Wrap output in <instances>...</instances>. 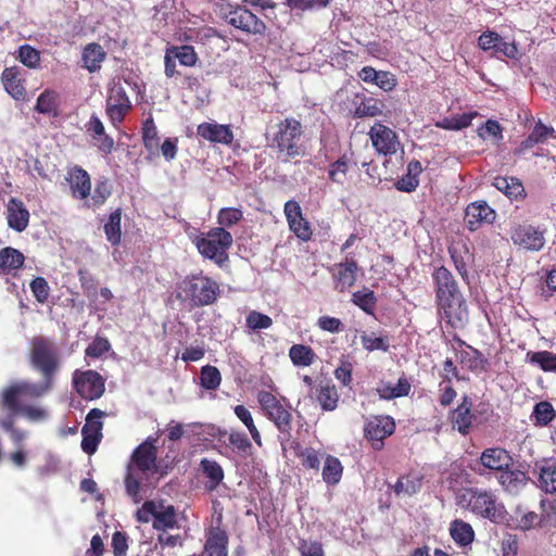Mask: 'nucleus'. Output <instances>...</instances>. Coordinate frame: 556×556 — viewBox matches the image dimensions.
Instances as JSON below:
<instances>
[{"mask_svg": "<svg viewBox=\"0 0 556 556\" xmlns=\"http://www.w3.org/2000/svg\"><path fill=\"white\" fill-rule=\"evenodd\" d=\"M131 464L127 466V473L125 476V489L128 496L137 504L141 501L140 496V482L132 473Z\"/></svg>", "mask_w": 556, "mask_h": 556, "instance_id": "obj_57", "label": "nucleus"}, {"mask_svg": "<svg viewBox=\"0 0 556 556\" xmlns=\"http://www.w3.org/2000/svg\"><path fill=\"white\" fill-rule=\"evenodd\" d=\"M121 222H122V210L117 208L110 214L108 222L104 224V227H103L104 233L106 236L108 241L112 245H117L121 243V240H122Z\"/></svg>", "mask_w": 556, "mask_h": 556, "instance_id": "obj_44", "label": "nucleus"}, {"mask_svg": "<svg viewBox=\"0 0 556 556\" xmlns=\"http://www.w3.org/2000/svg\"><path fill=\"white\" fill-rule=\"evenodd\" d=\"M111 349L109 340L104 337H96L86 348L85 355L91 358H99Z\"/></svg>", "mask_w": 556, "mask_h": 556, "instance_id": "obj_58", "label": "nucleus"}, {"mask_svg": "<svg viewBox=\"0 0 556 556\" xmlns=\"http://www.w3.org/2000/svg\"><path fill=\"white\" fill-rule=\"evenodd\" d=\"M224 20L247 35L265 36L267 26L264 21L247 9L245 5L228 3L224 9Z\"/></svg>", "mask_w": 556, "mask_h": 556, "instance_id": "obj_9", "label": "nucleus"}, {"mask_svg": "<svg viewBox=\"0 0 556 556\" xmlns=\"http://www.w3.org/2000/svg\"><path fill=\"white\" fill-rule=\"evenodd\" d=\"M526 362L545 372H556V353L549 351H529L526 354Z\"/></svg>", "mask_w": 556, "mask_h": 556, "instance_id": "obj_37", "label": "nucleus"}, {"mask_svg": "<svg viewBox=\"0 0 556 556\" xmlns=\"http://www.w3.org/2000/svg\"><path fill=\"white\" fill-rule=\"evenodd\" d=\"M530 478L527 472L519 469H504L498 476V482L503 489L510 493H519L529 482Z\"/></svg>", "mask_w": 556, "mask_h": 556, "instance_id": "obj_28", "label": "nucleus"}, {"mask_svg": "<svg viewBox=\"0 0 556 556\" xmlns=\"http://www.w3.org/2000/svg\"><path fill=\"white\" fill-rule=\"evenodd\" d=\"M450 534L454 542L459 546H467L471 544L475 539V531L472 527L460 519H456L451 522Z\"/></svg>", "mask_w": 556, "mask_h": 556, "instance_id": "obj_39", "label": "nucleus"}, {"mask_svg": "<svg viewBox=\"0 0 556 556\" xmlns=\"http://www.w3.org/2000/svg\"><path fill=\"white\" fill-rule=\"evenodd\" d=\"M235 415L242 421V424L248 428L253 441L257 446H262V437L254 424L251 412L244 405H237L233 408Z\"/></svg>", "mask_w": 556, "mask_h": 556, "instance_id": "obj_49", "label": "nucleus"}, {"mask_svg": "<svg viewBox=\"0 0 556 556\" xmlns=\"http://www.w3.org/2000/svg\"><path fill=\"white\" fill-rule=\"evenodd\" d=\"M141 137L144 149L148 151L150 155L159 154V130L154 123L153 116L150 114L149 117L143 121L141 127Z\"/></svg>", "mask_w": 556, "mask_h": 556, "instance_id": "obj_34", "label": "nucleus"}, {"mask_svg": "<svg viewBox=\"0 0 556 556\" xmlns=\"http://www.w3.org/2000/svg\"><path fill=\"white\" fill-rule=\"evenodd\" d=\"M28 361L41 378L53 382L61 365L56 343L43 336L34 337L29 342Z\"/></svg>", "mask_w": 556, "mask_h": 556, "instance_id": "obj_5", "label": "nucleus"}, {"mask_svg": "<svg viewBox=\"0 0 556 556\" xmlns=\"http://www.w3.org/2000/svg\"><path fill=\"white\" fill-rule=\"evenodd\" d=\"M468 350L462 351L459 355L460 363L466 365V367L471 371H484L488 367V359L483 356V354L470 346L467 345Z\"/></svg>", "mask_w": 556, "mask_h": 556, "instance_id": "obj_41", "label": "nucleus"}, {"mask_svg": "<svg viewBox=\"0 0 556 556\" xmlns=\"http://www.w3.org/2000/svg\"><path fill=\"white\" fill-rule=\"evenodd\" d=\"M167 49L169 50V53L173 54V58H175L182 66L192 67L199 61V56L192 46H170Z\"/></svg>", "mask_w": 556, "mask_h": 556, "instance_id": "obj_46", "label": "nucleus"}, {"mask_svg": "<svg viewBox=\"0 0 556 556\" xmlns=\"http://www.w3.org/2000/svg\"><path fill=\"white\" fill-rule=\"evenodd\" d=\"M495 218V211L485 201L472 202L465 210L464 220L470 231H476L483 225L493 224Z\"/></svg>", "mask_w": 556, "mask_h": 556, "instance_id": "obj_17", "label": "nucleus"}, {"mask_svg": "<svg viewBox=\"0 0 556 556\" xmlns=\"http://www.w3.org/2000/svg\"><path fill=\"white\" fill-rule=\"evenodd\" d=\"M456 501L460 507L492 522L497 523L505 518V507L492 490L464 488L457 494Z\"/></svg>", "mask_w": 556, "mask_h": 556, "instance_id": "obj_4", "label": "nucleus"}, {"mask_svg": "<svg viewBox=\"0 0 556 556\" xmlns=\"http://www.w3.org/2000/svg\"><path fill=\"white\" fill-rule=\"evenodd\" d=\"M228 543L229 536L225 529L219 526L210 527L205 531V556H228Z\"/></svg>", "mask_w": 556, "mask_h": 556, "instance_id": "obj_23", "label": "nucleus"}, {"mask_svg": "<svg viewBox=\"0 0 556 556\" xmlns=\"http://www.w3.org/2000/svg\"><path fill=\"white\" fill-rule=\"evenodd\" d=\"M220 286L201 273L187 275L177 285L176 298L191 308L211 306L220 295Z\"/></svg>", "mask_w": 556, "mask_h": 556, "instance_id": "obj_3", "label": "nucleus"}, {"mask_svg": "<svg viewBox=\"0 0 556 556\" xmlns=\"http://www.w3.org/2000/svg\"><path fill=\"white\" fill-rule=\"evenodd\" d=\"M289 357L296 367H308L314 364L316 354L309 345L293 344L289 349Z\"/></svg>", "mask_w": 556, "mask_h": 556, "instance_id": "obj_42", "label": "nucleus"}, {"mask_svg": "<svg viewBox=\"0 0 556 556\" xmlns=\"http://www.w3.org/2000/svg\"><path fill=\"white\" fill-rule=\"evenodd\" d=\"M73 386L80 397L87 401L100 399L105 391V380L96 370H75Z\"/></svg>", "mask_w": 556, "mask_h": 556, "instance_id": "obj_10", "label": "nucleus"}, {"mask_svg": "<svg viewBox=\"0 0 556 556\" xmlns=\"http://www.w3.org/2000/svg\"><path fill=\"white\" fill-rule=\"evenodd\" d=\"M510 238L515 245L529 251H540L545 244L544 231L532 225H519Z\"/></svg>", "mask_w": 556, "mask_h": 556, "instance_id": "obj_18", "label": "nucleus"}, {"mask_svg": "<svg viewBox=\"0 0 556 556\" xmlns=\"http://www.w3.org/2000/svg\"><path fill=\"white\" fill-rule=\"evenodd\" d=\"M362 344L365 350L372 352L376 350L381 351H388L389 350V342L386 338L382 337H376L375 333L370 334H362L361 336Z\"/></svg>", "mask_w": 556, "mask_h": 556, "instance_id": "obj_61", "label": "nucleus"}, {"mask_svg": "<svg viewBox=\"0 0 556 556\" xmlns=\"http://www.w3.org/2000/svg\"><path fill=\"white\" fill-rule=\"evenodd\" d=\"M25 262L24 254L11 247L0 250V275H9L23 267Z\"/></svg>", "mask_w": 556, "mask_h": 556, "instance_id": "obj_33", "label": "nucleus"}, {"mask_svg": "<svg viewBox=\"0 0 556 556\" xmlns=\"http://www.w3.org/2000/svg\"><path fill=\"white\" fill-rule=\"evenodd\" d=\"M199 253L213 261L218 267H224L229 262L228 250L233 243L232 235L223 227L211 228L206 233L194 239Z\"/></svg>", "mask_w": 556, "mask_h": 556, "instance_id": "obj_8", "label": "nucleus"}, {"mask_svg": "<svg viewBox=\"0 0 556 556\" xmlns=\"http://www.w3.org/2000/svg\"><path fill=\"white\" fill-rule=\"evenodd\" d=\"M200 468L202 473L208 479V490H215L224 480V469L216 460L202 458L200 462Z\"/></svg>", "mask_w": 556, "mask_h": 556, "instance_id": "obj_38", "label": "nucleus"}, {"mask_svg": "<svg viewBox=\"0 0 556 556\" xmlns=\"http://www.w3.org/2000/svg\"><path fill=\"white\" fill-rule=\"evenodd\" d=\"M16 59L31 70L40 66V52L29 45H23L18 48Z\"/></svg>", "mask_w": 556, "mask_h": 556, "instance_id": "obj_52", "label": "nucleus"}, {"mask_svg": "<svg viewBox=\"0 0 556 556\" xmlns=\"http://www.w3.org/2000/svg\"><path fill=\"white\" fill-rule=\"evenodd\" d=\"M87 132L98 141V149L110 154L114 148V140L105 134L104 125L97 115H92L87 124Z\"/></svg>", "mask_w": 556, "mask_h": 556, "instance_id": "obj_30", "label": "nucleus"}, {"mask_svg": "<svg viewBox=\"0 0 556 556\" xmlns=\"http://www.w3.org/2000/svg\"><path fill=\"white\" fill-rule=\"evenodd\" d=\"M343 475V466L340 459L333 455H326L323 468V480L328 485H336Z\"/></svg>", "mask_w": 556, "mask_h": 556, "instance_id": "obj_40", "label": "nucleus"}, {"mask_svg": "<svg viewBox=\"0 0 556 556\" xmlns=\"http://www.w3.org/2000/svg\"><path fill=\"white\" fill-rule=\"evenodd\" d=\"M229 443L233 450L242 457H249L253 453V445L247 434L240 431H231L229 433Z\"/></svg>", "mask_w": 556, "mask_h": 556, "instance_id": "obj_50", "label": "nucleus"}, {"mask_svg": "<svg viewBox=\"0 0 556 556\" xmlns=\"http://www.w3.org/2000/svg\"><path fill=\"white\" fill-rule=\"evenodd\" d=\"M431 277L439 314L453 329H463L469 314L457 280L445 266L434 268Z\"/></svg>", "mask_w": 556, "mask_h": 556, "instance_id": "obj_1", "label": "nucleus"}, {"mask_svg": "<svg viewBox=\"0 0 556 556\" xmlns=\"http://www.w3.org/2000/svg\"><path fill=\"white\" fill-rule=\"evenodd\" d=\"M368 135L372 147L379 154H395L401 146L396 132L381 123H376L371 126Z\"/></svg>", "mask_w": 556, "mask_h": 556, "instance_id": "obj_15", "label": "nucleus"}, {"mask_svg": "<svg viewBox=\"0 0 556 556\" xmlns=\"http://www.w3.org/2000/svg\"><path fill=\"white\" fill-rule=\"evenodd\" d=\"M351 301L366 314L375 315L377 296L372 290L364 288L361 291H356L352 294Z\"/></svg>", "mask_w": 556, "mask_h": 556, "instance_id": "obj_45", "label": "nucleus"}, {"mask_svg": "<svg viewBox=\"0 0 556 556\" xmlns=\"http://www.w3.org/2000/svg\"><path fill=\"white\" fill-rule=\"evenodd\" d=\"M542 521L541 516L534 511L523 513L516 517V528L522 531H528L535 526H540Z\"/></svg>", "mask_w": 556, "mask_h": 556, "instance_id": "obj_62", "label": "nucleus"}, {"mask_svg": "<svg viewBox=\"0 0 556 556\" xmlns=\"http://www.w3.org/2000/svg\"><path fill=\"white\" fill-rule=\"evenodd\" d=\"M65 180L70 185L72 197L85 200L91 192L90 175L79 165L67 167Z\"/></svg>", "mask_w": 556, "mask_h": 556, "instance_id": "obj_20", "label": "nucleus"}, {"mask_svg": "<svg viewBox=\"0 0 556 556\" xmlns=\"http://www.w3.org/2000/svg\"><path fill=\"white\" fill-rule=\"evenodd\" d=\"M472 401L468 395L462 397L458 406L451 412V424L453 429L466 435L470 432L475 415L471 413Z\"/></svg>", "mask_w": 556, "mask_h": 556, "instance_id": "obj_24", "label": "nucleus"}, {"mask_svg": "<svg viewBox=\"0 0 556 556\" xmlns=\"http://www.w3.org/2000/svg\"><path fill=\"white\" fill-rule=\"evenodd\" d=\"M269 147L283 163L305 156V132L302 123L293 116L281 119L274 127Z\"/></svg>", "mask_w": 556, "mask_h": 556, "instance_id": "obj_2", "label": "nucleus"}, {"mask_svg": "<svg viewBox=\"0 0 556 556\" xmlns=\"http://www.w3.org/2000/svg\"><path fill=\"white\" fill-rule=\"evenodd\" d=\"M381 113L379 101L375 98H364L355 109L357 117H374Z\"/></svg>", "mask_w": 556, "mask_h": 556, "instance_id": "obj_55", "label": "nucleus"}, {"mask_svg": "<svg viewBox=\"0 0 556 556\" xmlns=\"http://www.w3.org/2000/svg\"><path fill=\"white\" fill-rule=\"evenodd\" d=\"M532 416L539 426H547L556 417V410L549 402L542 401L534 405Z\"/></svg>", "mask_w": 556, "mask_h": 556, "instance_id": "obj_51", "label": "nucleus"}, {"mask_svg": "<svg viewBox=\"0 0 556 556\" xmlns=\"http://www.w3.org/2000/svg\"><path fill=\"white\" fill-rule=\"evenodd\" d=\"M7 222L17 232L24 231L29 224V212L22 200L11 198L7 204Z\"/></svg>", "mask_w": 556, "mask_h": 556, "instance_id": "obj_26", "label": "nucleus"}, {"mask_svg": "<svg viewBox=\"0 0 556 556\" xmlns=\"http://www.w3.org/2000/svg\"><path fill=\"white\" fill-rule=\"evenodd\" d=\"M538 486L546 494L556 493V459H544L539 465Z\"/></svg>", "mask_w": 556, "mask_h": 556, "instance_id": "obj_32", "label": "nucleus"}, {"mask_svg": "<svg viewBox=\"0 0 556 556\" xmlns=\"http://www.w3.org/2000/svg\"><path fill=\"white\" fill-rule=\"evenodd\" d=\"M395 431V421L390 416H372L364 426V437L375 451H381L384 440Z\"/></svg>", "mask_w": 556, "mask_h": 556, "instance_id": "obj_12", "label": "nucleus"}, {"mask_svg": "<svg viewBox=\"0 0 556 556\" xmlns=\"http://www.w3.org/2000/svg\"><path fill=\"white\" fill-rule=\"evenodd\" d=\"M59 94L52 89L43 90L37 98L35 111L46 115H58Z\"/></svg>", "mask_w": 556, "mask_h": 556, "instance_id": "obj_43", "label": "nucleus"}, {"mask_svg": "<svg viewBox=\"0 0 556 556\" xmlns=\"http://www.w3.org/2000/svg\"><path fill=\"white\" fill-rule=\"evenodd\" d=\"M53 382L41 378L39 382L15 381L4 388L0 395V407L12 415H17L20 406L26 401L37 400L47 394Z\"/></svg>", "mask_w": 556, "mask_h": 556, "instance_id": "obj_6", "label": "nucleus"}, {"mask_svg": "<svg viewBox=\"0 0 556 556\" xmlns=\"http://www.w3.org/2000/svg\"><path fill=\"white\" fill-rule=\"evenodd\" d=\"M317 326L324 330L331 333H339L344 330V325L341 319L337 317H331L328 315H324L318 318Z\"/></svg>", "mask_w": 556, "mask_h": 556, "instance_id": "obj_63", "label": "nucleus"}, {"mask_svg": "<svg viewBox=\"0 0 556 556\" xmlns=\"http://www.w3.org/2000/svg\"><path fill=\"white\" fill-rule=\"evenodd\" d=\"M197 135L211 143L230 146L235 136L230 125L204 122L198 125Z\"/></svg>", "mask_w": 556, "mask_h": 556, "instance_id": "obj_21", "label": "nucleus"}, {"mask_svg": "<svg viewBox=\"0 0 556 556\" xmlns=\"http://www.w3.org/2000/svg\"><path fill=\"white\" fill-rule=\"evenodd\" d=\"M494 186L509 198H518L525 192L522 184L515 177H496Z\"/></svg>", "mask_w": 556, "mask_h": 556, "instance_id": "obj_48", "label": "nucleus"}, {"mask_svg": "<svg viewBox=\"0 0 556 556\" xmlns=\"http://www.w3.org/2000/svg\"><path fill=\"white\" fill-rule=\"evenodd\" d=\"M222 383V374L219 369L212 365H205L200 371V386L210 391H215Z\"/></svg>", "mask_w": 556, "mask_h": 556, "instance_id": "obj_47", "label": "nucleus"}, {"mask_svg": "<svg viewBox=\"0 0 556 556\" xmlns=\"http://www.w3.org/2000/svg\"><path fill=\"white\" fill-rule=\"evenodd\" d=\"M479 462L485 469L501 472L510 467L513 457L505 448L489 447L481 453Z\"/></svg>", "mask_w": 556, "mask_h": 556, "instance_id": "obj_27", "label": "nucleus"}, {"mask_svg": "<svg viewBox=\"0 0 556 556\" xmlns=\"http://www.w3.org/2000/svg\"><path fill=\"white\" fill-rule=\"evenodd\" d=\"M131 102L121 81H114L108 89L105 112L114 126L119 125L131 110Z\"/></svg>", "mask_w": 556, "mask_h": 556, "instance_id": "obj_11", "label": "nucleus"}, {"mask_svg": "<svg viewBox=\"0 0 556 556\" xmlns=\"http://www.w3.org/2000/svg\"><path fill=\"white\" fill-rule=\"evenodd\" d=\"M354 167H357L354 153L352 151L344 152L338 160L328 165V179L334 185L343 186L348 182L350 172Z\"/></svg>", "mask_w": 556, "mask_h": 556, "instance_id": "obj_22", "label": "nucleus"}, {"mask_svg": "<svg viewBox=\"0 0 556 556\" xmlns=\"http://www.w3.org/2000/svg\"><path fill=\"white\" fill-rule=\"evenodd\" d=\"M283 212L290 230L302 241H309L313 236L309 222L303 216L300 204L294 200L285 203Z\"/></svg>", "mask_w": 556, "mask_h": 556, "instance_id": "obj_16", "label": "nucleus"}, {"mask_svg": "<svg viewBox=\"0 0 556 556\" xmlns=\"http://www.w3.org/2000/svg\"><path fill=\"white\" fill-rule=\"evenodd\" d=\"M4 90L17 101L25 100L26 87L21 68L17 66L5 67L1 74Z\"/></svg>", "mask_w": 556, "mask_h": 556, "instance_id": "obj_25", "label": "nucleus"}, {"mask_svg": "<svg viewBox=\"0 0 556 556\" xmlns=\"http://www.w3.org/2000/svg\"><path fill=\"white\" fill-rule=\"evenodd\" d=\"M257 402L264 415L279 431L281 442L290 441L293 416L287 400L285 397L278 399L269 391L261 390L257 393Z\"/></svg>", "mask_w": 556, "mask_h": 556, "instance_id": "obj_7", "label": "nucleus"}, {"mask_svg": "<svg viewBox=\"0 0 556 556\" xmlns=\"http://www.w3.org/2000/svg\"><path fill=\"white\" fill-rule=\"evenodd\" d=\"M106 59V52L98 42H90L85 46L81 52L83 67L89 73H96L101 70L102 63Z\"/></svg>", "mask_w": 556, "mask_h": 556, "instance_id": "obj_29", "label": "nucleus"}, {"mask_svg": "<svg viewBox=\"0 0 556 556\" xmlns=\"http://www.w3.org/2000/svg\"><path fill=\"white\" fill-rule=\"evenodd\" d=\"M245 326L249 330L255 332L270 328L273 326V319L266 314L251 311L245 318Z\"/></svg>", "mask_w": 556, "mask_h": 556, "instance_id": "obj_53", "label": "nucleus"}, {"mask_svg": "<svg viewBox=\"0 0 556 556\" xmlns=\"http://www.w3.org/2000/svg\"><path fill=\"white\" fill-rule=\"evenodd\" d=\"M316 400L320 404L323 410H334L339 402V393L336 386L329 381L319 383L316 388Z\"/></svg>", "mask_w": 556, "mask_h": 556, "instance_id": "obj_35", "label": "nucleus"}, {"mask_svg": "<svg viewBox=\"0 0 556 556\" xmlns=\"http://www.w3.org/2000/svg\"><path fill=\"white\" fill-rule=\"evenodd\" d=\"M77 276L84 294L88 298L94 296L97 294V285L92 274L86 268H80L77 271Z\"/></svg>", "mask_w": 556, "mask_h": 556, "instance_id": "obj_59", "label": "nucleus"}, {"mask_svg": "<svg viewBox=\"0 0 556 556\" xmlns=\"http://www.w3.org/2000/svg\"><path fill=\"white\" fill-rule=\"evenodd\" d=\"M111 193L112 190L109 180L105 178L98 180L93 190V194L91 197L92 205L94 207L102 206L106 202Z\"/></svg>", "mask_w": 556, "mask_h": 556, "instance_id": "obj_56", "label": "nucleus"}, {"mask_svg": "<svg viewBox=\"0 0 556 556\" xmlns=\"http://www.w3.org/2000/svg\"><path fill=\"white\" fill-rule=\"evenodd\" d=\"M176 509L173 505L164 506L163 503L157 504L156 513L154 515L153 528L155 530L165 531L177 527Z\"/></svg>", "mask_w": 556, "mask_h": 556, "instance_id": "obj_36", "label": "nucleus"}, {"mask_svg": "<svg viewBox=\"0 0 556 556\" xmlns=\"http://www.w3.org/2000/svg\"><path fill=\"white\" fill-rule=\"evenodd\" d=\"M104 416V412L99 408H92L86 417V424L81 428V450L92 455L96 453L98 445L102 439L103 422L100 420Z\"/></svg>", "mask_w": 556, "mask_h": 556, "instance_id": "obj_13", "label": "nucleus"}, {"mask_svg": "<svg viewBox=\"0 0 556 556\" xmlns=\"http://www.w3.org/2000/svg\"><path fill=\"white\" fill-rule=\"evenodd\" d=\"M243 218V212L237 207H224L218 212L217 222L224 229L232 227Z\"/></svg>", "mask_w": 556, "mask_h": 556, "instance_id": "obj_54", "label": "nucleus"}, {"mask_svg": "<svg viewBox=\"0 0 556 556\" xmlns=\"http://www.w3.org/2000/svg\"><path fill=\"white\" fill-rule=\"evenodd\" d=\"M359 267L353 257H345L339 264H334L331 268L334 289L344 292L352 288L356 282L357 271Z\"/></svg>", "mask_w": 556, "mask_h": 556, "instance_id": "obj_19", "label": "nucleus"}, {"mask_svg": "<svg viewBox=\"0 0 556 556\" xmlns=\"http://www.w3.org/2000/svg\"><path fill=\"white\" fill-rule=\"evenodd\" d=\"M114 556H126L128 549V536L125 532L116 531L112 536Z\"/></svg>", "mask_w": 556, "mask_h": 556, "instance_id": "obj_64", "label": "nucleus"}, {"mask_svg": "<svg viewBox=\"0 0 556 556\" xmlns=\"http://www.w3.org/2000/svg\"><path fill=\"white\" fill-rule=\"evenodd\" d=\"M156 460V446L153 441L146 440L134 450L129 464H131L132 469L136 468L141 472L160 473L161 476L165 475V471L160 470Z\"/></svg>", "mask_w": 556, "mask_h": 556, "instance_id": "obj_14", "label": "nucleus"}, {"mask_svg": "<svg viewBox=\"0 0 556 556\" xmlns=\"http://www.w3.org/2000/svg\"><path fill=\"white\" fill-rule=\"evenodd\" d=\"M294 455L300 459L303 468L307 470H319L323 453L311 446H303L299 441H292L290 444Z\"/></svg>", "mask_w": 556, "mask_h": 556, "instance_id": "obj_31", "label": "nucleus"}, {"mask_svg": "<svg viewBox=\"0 0 556 556\" xmlns=\"http://www.w3.org/2000/svg\"><path fill=\"white\" fill-rule=\"evenodd\" d=\"M33 295L39 303H46L50 295V287L43 277H36L30 282Z\"/></svg>", "mask_w": 556, "mask_h": 556, "instance_id": "obj_60", "label": "nucleus"}]
</instances>
